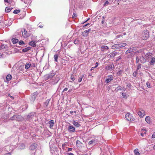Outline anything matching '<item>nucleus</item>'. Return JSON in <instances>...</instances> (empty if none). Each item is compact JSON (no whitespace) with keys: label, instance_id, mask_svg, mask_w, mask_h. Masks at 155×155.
<instances>
[{"label":"nucleus","instance_id":"f257e3e1","mask_svg":"<svg viewBox=\"0 0 155 155\" xmlns=\"http://www.w3.org/2000/svg\"><path fill=\"white\" fill-rule=\"evenodd\" d=\"M126 45L127 44L126 43L116 44L112 46V48L113 49H118L121 48L125 47Z\"/></svg>","mask_w":155,"mask_h":155},{"label":"nucleus","instance_id":"f03ea898","mask_svg":"<svg viewBox=\"0 0 155 155\" xmlns=\"http://www.w3.org/2000/svg\"><path fill=\"white\" fill-rule=\"evenodd\" d=\"M149 36V32L147 30H144L143 31L141 34V37L143 39L146 40L147 39Z\"/></svg>","mask_w":155,"mask_h":155},{"label":"nucleus","instance_id":"7ed1b4c3","mask_svg":"<svg viewBox=\"0 0 155 155\" xmlns=\"http://www.w3.org/2000/svg\"><path fill=\"white\" fill-rule=\"evenodd\" d=\"M152 53L150 52L146 54L144 56V59H143V63L145 62L146 61H149L150 59L152 58Z\"/></svg>","mask_w":155,"mask_h":155},{"label":"nucleus","instance_id":"20e7f679","mask_svg":"<svg viewBox=\"0 0 155 155\" xmlns=\"http://www.w3.org/2000/svg\"><path fill=\"white\" fill-rule=\"evenodd\" d=\"M126 119L128 121H131L134 120V118L133 117L131 114L130 113L127 114L125 116Z\"/></svg>","mask_w":155,"mask_h":155},{"label":"nucleus","instance_id":"39448f33","mask_svg":"<svg viewBox=\"0 0 155 155\" xmlns=\"http://www.w3.org/2000/svg\"><path fill=\"white\" fill-rule=\"evenodd\" d=\"M10 119L11 120H15L19 121L21 120L22 117L21 115L16 114L11 117Z\"/></svg>","mask_w":155,"mask_h":155},{"label":"nucleus","instance_id":"423d86ee","mask_svg":"<svg viewBox=\"0 0 155 155\" xmlns=\"http://www.w3.org/2000/svg\"><path fill=\"white\" fill-rule=\"evenodd\" d=\"M55 75L54 73H53L45 75L44 76V78L45 80L49 79L52 78Z\"/></svg>","mask_w":155,"mask_h":155},{"label":"nucleus","instance_id":"0eeeda50","mask_svg":"<svg viewBox=\"0 0 155 155\" xmlns=\"http://www.w3.org/2000/svg\"><path fill=\"white\" fill-rule=\"evenodd\" d=\"M68 130L69 133H74L75 131V128L74 127L70 124L68 127Z\"/></svg>","mask_w":155,"mask_h":155},{"label":"nucleus","instance_id":"6e6552de","mask_svg":"<svg viewBox=\"0 0 155 155\" xmlns=\"http://www.w3.org/2000/svg\"><path fill=\"white\" fill-rule=\"evenodd\" d=\"M137 114L140 117H143L145 114V112L144 110L141 109L137 112Z\"/></svg>","mask_w":155,"mask_h":155},{"label":"nucleus","instance_id":"1a4fd4ad","mask_svg":"<svg viewBox=\"0 0 155 155\" xmlns=\"http://www.w3.org/2000/svg\"><path fill=\"white\" fill-rule=\"evenodd\" d=\"M105 68L107 71H111L114 69V64H112L110 65H108Z\"/></svg>","mask_w":155,"mask_h":155},{"label":"nucleus","instance_id":"9d476101","mask_svg":"<svg viewBox=\"0 0 155 155\" xmlns=\"http://www.w3.org/2000/svg\"><path fill=\"white\" fill-rule=\"evenodd\" d=\"M21 31L22 35L24 37L26 38L29 36V35L28 34L27 31L25 29H24L23 31Z\"/></svg>","mask_w":155,"mask_h":155},{"label":"nucleus","instance_id":"9b49d317","mask_svg":"<svg viewBox=\"0 0 155 155\" xmlns=\"http://www.w3.org/2000/svg\"><path fill=\"white\" fill-rule=\"evenodd\" d=\"M114 79V78L112 75H110L108 76V78L106 79L105 82L108 83Z\"/></svg>","mask_w":155,"mask_h":155},{"label":"nucleus","instance_id":"f8f14e48","mask_svg":"<svg viewBox=\"0 0 155 155\" xmlns=\"http://www.w3.org/2000/svg\"><path fill=\"white\" fill-rule=\"evenodd\" d=\"M35 113L34 112H32L30 113L27 116V118L29 119H32L35 115Z\"/></svg>","mask_w":155,"mask_h":155},{"label":"nucleus","instance_id":"ddd939ff","mask_svg":"<svg viewBox=\"0 0 155 155\" xmlns=\"http://www.w3.org/2000/svg\"><path fill=\"white\" fill-rule=\"evenodd\" d=\"M91 29L89 28L88 30L84 31L82 33V35L84 37H85L88 35V33L89 32L91 31Z\"/></svg>","mask_w":155,"mask_h":155},{"label":"nucleus","instance_id":"4468645a","mask_svg":"<svg viewBox=\"0 0 155 155\" xmlns=\"http://www.w3.org/2000/svg\"><path fill=\"white\" fill-rule=\"evenodd\" d=\"M37 145L36 143H32L29 149L31 150H33L36 148Z\"/></svg>","mask_w":155,"mask_h":155},{"label":"nucleus","instance_id":"2eb2a0df","mask_svg":"<svg viewBox=\"0 0 155 155\" xmlns=\"http://www.w3.org/2000/svg\"><path fill=\"white\" fill-rule=\"evenodd\" d=\"M134 47H132L127 50L125 52V54H127L128 53L133 52L135 51Z\"/></svg>","mask_w":155,"mask_h":155},{"label":"nucleus","instance_id":"dca6fc26","mask_svg":"<svg viewBox=\"0 0 155 155\" xmlns=\"http://www.w3.org/2000/svg\"><path fill=\"white\" fill-rule=\"evenodd\" d=\"M36 97V96L35 94L31 95L30 98V102L31 103H32Z\"/></svg>","mask_w":155,"mask_h":155},{"label":"nucleus","instance_id":"f3484780","mask_svg":"<svg viewBox=\"0 0 155 155\" xmlns=\"http://www.w3.org/2000/svg\"><path fill=\"white\" fill-rule=\"evenodd\" d=\"M8 48V46L6 45H0V50H7Z\"/></svg>","mask_w":155,"mask_h":155},{"label":"nucleus","instance_id":"a211bd4d","mask_svg":"<svg viewBox=\"0 0 155 155\" xmlns=\"http://www.w3.org/2000/svg\"><path fill=\"white\" fill-rule=\"evenodd\" d=\"M97 141V140L96 139H92L89 142L88 144L89 145H91L92 144H95Z\"/></svg>","mask_w":155,"mask_h":155},{"label":"nucleus","instance_id":"6ab92c4d","mask_svg":"<svg viewBox=\"0 0 155 155\" xmlns=\"http://www.w3.org/2000/svg\"><path fill=\"white\" fill-rule=\"evenodd\" d=\"M101 51H104L105 50H107L108 49V47L106 45H102L101 47Z\"/></svg>","mask_w":155,"mask_h":155},{"label":"nucleus","instance_id":"aec40b11","mask_svg":"<svg viewBox=\"0 0 155 155\" xmlns=\"http://www.w3.org/2000/svg\"><path fill=\"white\" fill-rule=\"evenodd\" d=\"M48 124H49V127L51 128H52L54 124V122L53 120H51L50 121H49L48 122Z\"/></svg>","mask_w":155,"mask_h":155},{"label":"nucleus","instance_id":"412c9836","mask_svg":"<svg viewBox=\"0 0 155 155\" xmlns=\"http://www.w3.org/2000/svg\"><path fill=\"white\" fill-rule=\"evenodd\" d=\"M84 77V74H80L79 76V78L78 79V82H80L82 80V79Z\"/></svg>","mask_w":155,"mask_h":155},{"label":"nucleus","instance_id":"4be33fe9","mask_svg":"<svg viewBox=\"0 0 155 155\" xmlns=\"http://www.w3.org/2000/svg\"><path fill=\"white\" fill-rule=\"evenodd\" d=\"M72 124L76 127H79L80 126V124L78 123V122L74 120L73 121Z\"/></svg>","mask_w":155,"mask_h":155},{"label":"nucleus","instance_id":"5701e85b","mask_svg":"<svg viewBox=\"0 0 155 155\" xmlns=\"http://www.w3.org/2000/svg\"><path fill=\"white\" fill-rule=\"evenodd\" d=\"M145 120L148 123L150 124L151 123V121L150 120V117L148 116H147L145 118Z\"/></svg>","mask_w":155,"mask_h":155},{"label":"nucleus","instance_id":"b1692460","mask_svg":"<svg viewBox=\"0 0 155 155\" xmlns=\"http://www.w3.org/2000/svg\"><path fill=\"white\" fill-rule=\"evenodd\" d=\"M151 59V61H150V63L151 65H153L155 62V58L153 57H152Z\"/></svg>","mask_w":155,"mask_h":155},{"label":"nucleus","instance_id":"393cba45","mask_svg":"<svg viewBox=\"0 0 155 155\" xmlns=\"http://www.w3.org/2000/svg\"><path fill=\"white\" fill-rule=\"evenodd\" d=\"M36 43L35 41H32L29 43V44L32 47H35L36 46Z\"/></svg>","mask_w":155,"mask_h":155},{"label":"nucleus","instance_id":"a878e982","mask_svg":"<svg viewBox=\"0 0 155 155\" xmlns=\"http://www.w3.org/2000/svg\"><path fill=\"white\" fill-rule=\"evenodd\" d=\"M12 41L13 44H16L18 42V39L12 38Z\"/></svg>","mask_w":155,"mask_h":155},{"label":"nucleus","instance_id":"bb28decb","mask_svg":"<svg viewBox=\"0 0 155 155\" xmlns=\"http://www.w3.org/2000/svg\"><path fill=\"white\" fill-rule=\"evenodd\" d=\"M31 66L29 63H27L25 65V68L26 69H28Z\"/></svg>","mask_w":155,"mask_h":155},{"label":"nucleus","instance_id":"cd10ccee","mask_svg":"<svg viewBox=\"0 0 155 155\" xmlns=\"http://www.w3.org/2000/svg\"><path fill=\"white\" fill-rule=\"evenodd\" d=\"M12 78V76L11 75L8 74L7 75L6 79L8 81H10Z\"/></svg>","mask_w":155,"mask_h":155},{"label":"nucleus","instance_id":"c85d7f7f","mask_svg":"<svg viewBox=\"0 0 155 155\" xmlns=\"http://www.w3.org/2000/svg\"><path fill=\"white\" fill-rule=\"evenodd\" d=\"M54 61L56 62H58V54H55L54 56Z\"/></svg>","mask_w":155,"mask_h":155},{"label":"nucleus","instance_id":"c756f323","mask_svg":"<svg viewBox=\"0 0 155 155\" xmlns=\"http://www.w3.org/2000/svg\"><path fill=\"white\" fill-rule=\"evenodd\" d=\"M122 95L123 96V98L125 99H127V96L126 94V93L125 92H123L122 93Z\"/></svg>","mask_w":155,"mask_h":155},{"label":"nucleus","instance_id":"7c9ffc66","mask_svg":"<svg viewBox=\"0 0 155 155\" xmlns=\"http://www.w3.org/2000/svg\"><path fill=\"white\" fill-rule=\"evenodd\" d=\"M30 49V48L29 47H27L23 49L22 50V51L24 52H26L29 51Z\"/></svg>","mask_w":155,"mask_h":155},{"label":"nucleus","instance_id":"2f4dec72","mask_svg":"<svg viewBox=\"0 0 155 155\" xmlns=\"http://www.w3.org/2000/svg\"><path fill=\"white\" fill-rule=\"evenodd\" d=\"M134 153L135 155H140V153L138 151V149H136L134 150Z\"/></svg>","mask_w":155,"mask_h":155},{"label":"nucleus","instance_id":"473e14b6","mask_svg":"<svg viewBox=\"0 0 155 155\" xmlns=\"http://www.w3.org/2000/svg\"><path fill=\"white\" fill-rule=\"evenodd\" d=\"M119 53L114 52V53L112 54H111L110 56V57H114L115 56H116L117 54L119 55Z\"/></svg>","mask_w":155,"mask_h":155},{"label":"nucleus","instance_id":"72a5a7b5","mask_svg":"<svg viewBox=\"0 0 155 155\" xmlns=\"http://www.w3.org/2000/svg\"><path fill=\"white\" fill-rule=\"evenodd\" d=\"M142 130L143 131V132H144V133H141L140 134V135L142 137H143V136H144L145 135L144 134H146V130L145 129H142Z\"/></svg>","mask_w":155,"mask_h":155},{"label":"nucleus","instance_id":"f704fd0d","mask_svg":"<svg viewBox=\"0 0 155 155\" xmlns=\"http://www.w3.org/2000/svg\"><path fill=\"white\" fill-rule=\"evenodd\" d=\"M49 100H47L45 101V102L44 103V104L46 106V107L47 106L49 103Z\"/></svg>","mask_w":155,"mask_h":155},{"label":"nucleus","instance_id":"c9c22d12","mask_svg":"<svg viewBox=\"0 0 155 155\" xmlns=\"http://www.w3.org/2000/svg\"><path fill=\"white\" fill-rule=\"evenodd\" d=\"M11 10L10 9V8H9L8 7H6L5 9V11L6 12H9L11 11Z\"/></svg>","mask_w":155,"mask_h":155},{"label":"nucleus","instance_id":"e433bc0d","mask_svg":"<svg viewBox=\"0 0 155 155\" xmlns=\"http://www.w3.org/2000/svg\"><path fill=\"white\" fill-rule=\"evenodd\" d=\"M121 90H122V87L120 86L118 87L115 90L116 92H117L118 91Z\"/></svg>","mask_w":155,"mask_h":155},{"label":"nucleus","instance_id":"4c0bfd02","mask_svg":"<svg viewBox=\"0 0 155 155\" xmlns=\"http://www.w3.org/2000/svg\"><path fill=\"white\" fill-rule=\"evenodd\" d=\"M20 12V10H15L14 11L13 13L14 14H17Z\"/></svg>","mask_w":155,"mask_h":155},{"label":"nucleus","instance_id":"58836bf2","mask_svg":"<svg viewBox=\"0 0 155 155\" xmlns=\"http://www.w3.org/2000/svg\"><path fill=\"white\" fill-rule=\"evenodd\" d=\"M146 84L147 86V87L149 88H151V85L150 84V83L148 82H147L146 83Z\"/></svg>","mask_w":155,"mask_h":155},{"label":"nucleus","instance_id":"ea45409f","mask_svg":"<svg viewBox=\"0 0 155 155\" xmlns=\"http://www.w3.org/2000/svg\"><path fill=\"white\" fill-rule=\"evenodd\" d=\"M71 79L73 81L75 80V77L73 75H72L71 77Z\"/></svg>","mask_w":155,"mask_h":155},{"label":"nucleus","instance_id":"a19ab883","mask_svg":"<svg viewBox=\"0 0 155 155\" xmlns=\"http://www.w3.org/2000/svg\"><path fill=\"white\" fill-rule=\"evenodd\" d=\"M18 44L19 45L25 44L24 42L21 40L18 42Z\"/></svg>","mask_w":155,"mask_h":155},{"label":"nucleus","instance_id":"79ce46f5","mask_svg":"<svg viewBox=\"0 0 155 155\" xmlns=\"http://www.w3.org/2000/svg\"><path fill=\"white\" fill-rule=\"evenodd\" d=\"M20 148L21 149H23L25 148V145L23 144H21L20 145Z\"/></svg>","mask_w":155,"mask_h":155},{"label":"nucleus","instance_id":"37998d69","mask_svg":"<svg viewBox=\"0 0 155 155\" xmlns=\"http://www.w3.org/2000/svg\"><path fill=\"white\" fill-rule=\"evenodd\" d=\"M137 72L136 71H134L133 74V76L134 77H136L137 74Z\"/></svg>","mask_w":155,"mask_h":155},{"label":"nucleus","instance_id":"c03bdc74","mask_svg":"<svg viewBox=\"0 0 155 155\" xmlns=\"http://www.w3.org/2000/svg\"><path fill=\"white\" fill-rule=\"evenodd\" d=\"M79 42V41L78 40L76 39L74 41V43L75 44H78Z\"/></svg>","mask_w":155,"mask_h":155},{"label":"nucleus","instance_id":"a18cd8bd","mask_svg":"<svg viewBox=\"0 0 155 155\" xmlns=\"http://www.w3.org/2000/svg\"><path fill=\"white\" fill-rule=\"evenodd\" d=\"M141 64H139L138 66H137V70H139V69L140 68H141Z\"/></svg>","mask_w":155,"mask_h":155},{"label":"nucleus","instance_id":"49530a36","mask_svg":"<svg viewBox=\"0 0 155 155\" xmlns=\"http://www.w3.org/2000/svg\"><path fill=\"white\" fill-rule=\"evenodd\" d=\"M77 144H80L81 143V142L79 140H77L76 142Z\"/></svg>","mask_w":155,"mask_h":155},{"label":"nucleus","instance_id":"de8ad7c7","mask_svg":"<svg viewBox=\"0 0 155 155\" xmlns=\"http://www.w3.org/2000/svg\"><path fill=\"white\" fill-rule=\"evenodd\" d=\"M109 2L107 1L105 2L104 4V6H106V5H107L108 4Z\"/></svg>","mask_w":155,"mask_h":155},{"label":"nucleus","instance_id":"09e8293b","mask_svg":"<svg viewBox=\"0 0 155 155\" xmlns=\"http://www.w3.org/2000/svg\"><path fill=\"white\" fill-rule=\"evenodd\" d=\"M117 59L116 60V61H118L119 60L121 59V57H120V56H119V57L117 58Z\"/></svg>","mask_w":155,"mask_h":155},{"label":"nucleus","instance_id":"8fccbe9b","mask_svg":"<svg viewBox=\"0 0 155 155\" xmlns=\"http://www.w3.org/2000/svg\"><path fill=\"white\" fill-rule=\"evenodd\" d=\"M56 81H55V83H57L58 82V81L59 80V79L58 78V77H57V78H56Z\"/></svg>","mask_w":155,"mask_h":155},{"label":"nucleus","instance_id":"3c124183","mask_svg":"<svg viewBox=\"0 0 155 155\" xmlns=\"http://www.w3.org/2000/svg\"><path fill=\"white\" fill-rule=\"evenodd\" d=\"M76 16V14H75V13H73V15H72V18H74Z\"/></svg>","mask_w":155,"mask_h":155},{"label":"nucleus","instance_id":"603ef678","mask_svg":"<svg viewBox=\"0 0 155 155\" xmlns=\"http://www.w3.org/2000/svg\"><path fill=\"white\" fill-rule=\"evenodd\" d=\"M152 138H155V134H154V132L153 133V134L152 135Z\"/></svg>","mask_w":155,"mask_h":155},{"label":"nucleus","instance_id":"864d4df0","mask_svg":"<svg viewBox=\"0 0 155 155\" xmlns=\"http://www.w3.org/2000/svg\"><path fill=\"white\" fill-rule=\"evenodd\" d=\"M8 96L9 97H10L11 98H12V99H14V97H12V96H11V95H10V94H8Z\"/></svg>","mask_w":155,"mask_h":155},{"label":"nucleus","instance_id":"5fc2aeb1","mask_svg":"<svg viewBox=\"0 0 155 155\" xmlns=\"http://www.w3.org/2000/svg\"><path fill=\"white\" fill-rule=\"evenodd\" d=\"M120 37H122V36L120 35H117V36L116 37V38H120Z\"/></svg>","mask_w":155,"mask_h":155},{"label":"nucleus","instance_id":"6e6d98bb","mask_svg":"<svg viewBox=\"0 0 155 155\" xmlns=\"http://www.w3.org/2000/svg\"><path fill=\"white\" fill-rule=\"evenodd\" d=\"M98 65V62H96L95 64V68H96Z\"/></svg>","mask_w":155,"mask_h":155},{"label":"nucleus","instance_id":"4d7b16f0","mask_svg":"<svg viewBox=\"0 0 155 155\" xmlns=\"http://www.w3.org/2000/svg\"><path fill=\"white\" fill-rule=\"evenodd\" d=\"M68 90V88H65L63 91V92H64L65 91H67Z\"/></svg>","mask_w":155,"mask_h":155},{"label":"nucleus","instance_id":"13d9d810","mask_svg":"<svg viewBox=\"0 0 155 155\" xmlns=\"http://www.w3.org/2000/svg\"><path fill=\"white\" fill-rule=\"evenodd\" d=\"M72 150V148H68V151H71Z\"/></svg>","mask_w":155,"mask_h":155},{"label":"nucleus","instance_id":"bf43d9fd","mask_svg":"<svg viewBox=\"0 0 155 155\" xmlns=\"http://www.w3.org/2000/svg\"><path fill=\"white\" fill-rule=\"evenodd\" d=\"M4 155H11V153H7Z\"/></svg>","mask_w":155,"mask_h":155},{"label":"nucleus","instance_id":"052dcab7","mask_svg":"<svg viewBox=\"0 0 155 155\" xmlns=\"http://www.w3.org/2000/svg\"><path fill=\"white\" fill-rule=\"evenodd\" d=\"M53 150H51V153H52V155H54V154H55V153H53Z\"/></svg>","mask_w":155,"mask_h":155},{"label":"nucleus","instance_id":"680f3d73","mask_svg":"<svg viewBox=\"0 0 155 155\" xmlns=\"http://www.w3.org/2000/svg\"><path fill=\"white\" fill-rule=\"evenodd\" d=\"M4 2H5L9 3L8 0H4Z\"/></svg>","mask_w":155,"mask_h":155},{"label":"nucleus","instance_id":"e2e57ef3","mask_svg":"<svg viewBox=\"0 0 155 155\" xmlns=\"http://www.w3.org/2000/svg\"><path fill=\"white\" fill-rule=\"evenodd\" d=\"M95 68H95V67H92L91 69V71L92 70L94 69Z\"/></svg>","mask_w":155,"mask_h":155},{"label":"nucleus","instance_id":"0e129e2a","mask_svg":"<svg viewBox=\"0 0 155 155\" xmlns=\"http://www.w3.org/2000/svg\"><path fill=\"white\" fill-rule=\"evenodd\" d=\"M137 62H138L139 61V59L137 58H136Z\"/></svg>","mask_w":155,"mask_h":155},{"label":"nucleus","instance_id":"69168bd1","mask_svg":"<svg viewBox=\"0 0 155 155\" xmlns=\"http://www.w3.org/2000/svg\"><path fill=\"white\" fill-rule=\"evenodd\" d=\"M90 25V24L89 23H88V24L85 25L84 26L86 27V26H87V25Z\"/></svg>","mask_w":155,"mask_h":155},{"label":"nucleus","instance_id":"338daca9","mask_svg":"<svg viewBox=\"0 0 155 155\" xmlns=\"http://www.w3.org/2000/svg\"><path fill=\"white\" fill-rule=\"evenodd\" d=\"M31 66H33L34 67H35V64H33V65H31Z\"/></svg>","mask_w":155,"mask_h":155},{"label":"nucleus","instance_id":"774afa93","mask_svg":"<svg viewBox=\"0 0 155 155\" xmlns=\"http://www.w3.org/2000/svg\"><path fill=\"white\" fill-rule=\"evenodd\" d=\"M68 155H74V154L72 153H69Z\"/></svg>","mask_w":155,"mask_h":155}]
</instances>
